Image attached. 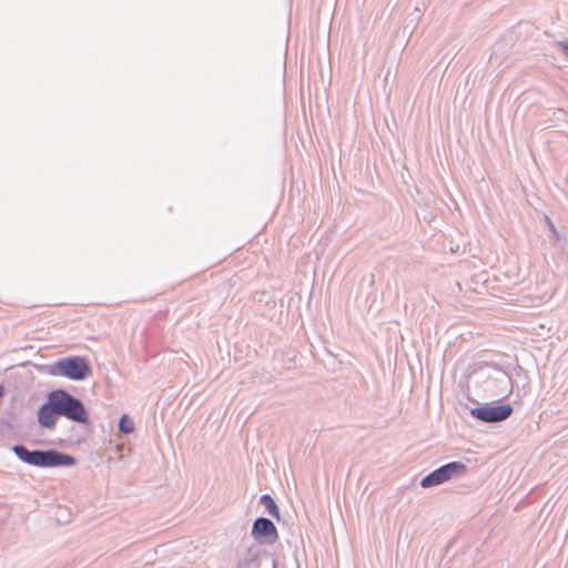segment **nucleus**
<instances>
[{
  "instance_id": "nucleus-13",
  "label": "nucleus",
  "mask_w": 568,
  "mask_h": 568,
  "mask_svg": "<svg viewBox=\"0 0 568 568\" xmlns=\"http://www.w3.org/2000/svg\"><path fill=\"white\" fill-rule=\"evenodd\" d=\"M545 222H546V225L548 226L549 231L551 232L552 236L555 240L559 241L560 240V234L559 232L557 231L556 226L554 225V223L551 222V220L545 215Z\"/></svg>"
},
{
  "instance_id": "nucleus-14",
  "label": "nucleus",
  "mask_w": 568,
  "mask_h": 568,
  "mask_svg": "<svg viewBox=\"0 0 568 568\" xmlns=\"http://www.w3.org/2000/svg\"><path fill=\"white\" fill-rule=\"evenodd\" d=\"M557 47L568 57V39L557 42Z\"/></svg>"
},
{
  "instance_id": "nucleus-4",
  "label": "nucleus",
  "mask_w": 568,
  "mask_h": 568,
  "mask_svg": "<svg viewBox=\"0 0 568 568\" xmlns=\"http://www.w3.org/2000/svg\"><path fill=\"white\" fill-rule=\"evenodd\" d=\"M513 406L503 405H484L470 409V415L484 423H498L506 420L513 414Z\"/></svg>"
},
{
  "instance_id": "nucleus-2",
  "label": "nucleus",
  "mask_w": 568,
  "mask_h": 568,
  "mask_svg": "<svg viewBox=\"0 0 568 568\" xmlns=\"http://www.w3.org/2000/svg\"><path fill=\"white\" fill-rule=\"evenodd\" d=\"M50 374L72 381H84L92 374V368L85 357L68 356L53 363L50 367Z\"/></svg>"
},
{
  "instance_id": "nucleus-7",
  "label": "nucleus",
  "mask_w": 568,
  "mask_h": 568,
  "mask_svg": "<svg viewBox=\"0 0 568 568\" xmlns=\"http://www.w3.org/2000/svg\"><path fill=\"white\" fill-rule=\"evenodd\" d=\"M59 416L54 402L49 393L47 402L39 407L38 422L43 428L53 429Z\"/></svg>"
},
{
  "instance_id": "nucleus-8",
  "label": "nucleus",
  "mask_w": 568,
  "mask_h": 568,
  "mask_svg": "<svg viewBox=\"0 0 568 568\" xmlns=\"http://www.w3.org/2000/svg\"><path fill=\"white\" fill-rule=\"evenodd\" d=\"M12 452L14 453V455L20 459L22 460L23 463H27L29 465H32L34 466L36 464V459H37V453H38V449L36 450H29L26 446L23 445H14L12 447Z\"/></svg>"
},
{
  "instance_id": "nucleus-11",
  "label": "nucleus",
  "mask_w": 568,
  "mask_h": 568,
  "mask_svg": "<svg viewBox=\"0 0 568 568\" xmlns=\"http://www.w3.org/2000/svg\"><path fill=\"white\" fill-rule=\"evenodd\" d=\"M260 504L265 507L268 515L276 519H280V509L275 500L270 495H262L260 498Z\"/></svg>"
},
{
  "instance_id": "nucleus-12",
  "label": "nucleus",
  "mask_w": 568,
  "mask_h": 568,
  "mask_svg": "<svg viewBox=\"0 0 568 568\" xmlns=\"http://www.w3.org/2000/svg\"><path fill=\"white\" fill-rule=\"evenodd\" d=\"M119 429L123 434H131L134 430L133 420L128 415H122L119 420Z\"/></svg>"
},
{
  "instance_id": "nucleus-3",
  "label": "nucleus",
  "mask_w": 568,
  "mask_h": 568,
  "mask_svg": "<svg viewBox=\"0 0 568 568\" xmlns=\"http://www.w3.org/2000/svg\"><path fill=\"white\" fill-rule=\"evenodd\" d=\"M467 470V467L464 463L460 462H450L445 464L437 469L433 470L428 475H426L422 481L420 486L423 488H430L434 486H438L440 484L446 483L452 478L462 477Z\"/></svg>"
},
{
  "instance_id": "nucleus-9",
  "label": "nucleus",
  "mask_w": 568,
  "mask_h": 568,
  "mask_svg": "<svg viewBox=\"0 0 568 568\" xmlns=\"http://www.w3.org/2000/svg\"><path fill=\"white\" fill-rule=\"evenodd\" d=\"M496 382L498 384V387H499V392H498V396L500 397H507L508 395L511 394L513 392V382H511V378L510 376L505 373V372H500L496 378Z\"/></svg>"
},
{
  "instance_id": "nucleus-1",
  "label": "nucleus",
  "mask_w": 568,
  "mask_h": 568,
  "mask_svg": "<svg viewBox=\"0 0 568 568\" xmlns=\"http://www.w3.org/2000/svg\"><path fill=\"white\" fill-rule=\"evenodd\" d=\"M58 414L78 424H87L89 420L88 412L83 403L64 389L50 392Z\"/></svg>"
},
{
  "instance_id": "nucleus-5",
  "label": "nucleus",
  "mask_w": 568,
  "mask_h": 568,
  "mask_svg": "<svg viewBox=\"0 0 568 568\" xmlns=\"http://www.w3.org/2000/svg\"><path fill=\"white\" fill-rule=\"evenodd\" d=\"M75 464H77L75 458L65 453H62V452H59L55 449H48V450L38 449L34 466H37V467H62V466L70 467V466H74Z\"/></svg>"
},
{
  "instance_id": "nucleus-10",
  "label": "nucleus",
  "mask_w": 568,
  "mask_h": 568,
  "mask_svg": "<svg viewBox=\"0 0 568 568\" xmlns=\"http://www.w3.org/2000/svg\"><path fill=\"white\" fill-rule=\"evenodd\" d=\"M261 559L257 552L248 550L244 557L239 561L237 568H260Z\"/></svg>"
},
{
  "instance_id": "nucleus-6",
  "label": "nucleus",
  "mask_w": 568,
  "mask_h": 568,
  "mask_svg": "<svg viewBox=\"0 0 568 568\" xmlns=\"http://www.w3.org/2000/svg\"><path fill=\"white\" fill-rule=\"evenodd\" d=\"M251 534L260 544H273L278 538L275 525L265 517H258L254 520Z\"/></svg>"
},
{
  "instance_id": "nucleus-15",
  "label": "nucleus",
  "mask_w": 568,
  "mask_h": 568,
  "mask_svg": "<svg viewBox=\"0 0 568 568\" xmlns=\"http://www.w3.org/2000/svg\"><path fill=\"white\" fill-rule=\"evenodd\" d=\"M3 395V387L0 385V397Z\"/></svg>"
}]
</instances>
